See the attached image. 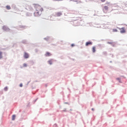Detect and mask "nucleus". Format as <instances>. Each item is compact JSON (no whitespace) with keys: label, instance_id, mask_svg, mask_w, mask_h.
<instances>
[{"label":"nucleus","instance_id":"f257e3e1","mask_svg":"<svg viewBox=\"0 0 127 127\" xmlns=\"http://www.w3.org/2000/svg\"><path fill=\"white\" fill-rule=\"evenodd\" d=\"M34 6L35 8V11L34 12V16L36 17L40 16V15L42 14L43 8L38 4H34Z\"/></svg>","mask_w":127,"mask_h":127},{"label":"nucleus","instance_id":"f03ea898","mask_svg":"<svg viewBox=\"0 0 127 127\" xmlns=\"http://www.w3.org/2000/svg\"><path fill=\"white\" fill-rule=\"evenodd\" d=\"M108 10H109V7L108 6H105L103 8V12L106 13L108 12Z\"/></svg>","mask_w":127,"mask_h":127},{"label":"nucleus","instance_id":"7ed1b4c3","mask_svg":"<svg viewBox=\"0 0 127 127\" xmlns=\"http://www.w3.org/2000/svg\"><path fill=\"white\" fill-rule=\"evenodd\" d=\"M2 28L3 30H4L5 31H9V28H8L7 27L5 26H3Z\"/></svg>","mask_w":127,"mask_h":127},{"label":"nucleus","instance_id":"20e7f679","mask_svg":"<svg viewBox=\"0 0 127 127\" xmlns=\"http://www.w3.org/2000/svg\"><path fill=\"white\" fill-rule=\"evenodd\" d=\"M24 57L26 59H27V58H29V55H28V54L27 53H24Z\"/></svg>","mask_w":127,"mask_h":127},{"label":"nucleus","instance_id":"39448f33","mask_svg":"<svg viewBox=\"0 0 127 127\" xmlns=\"http://www.w3.org/2000/svg\"><path fill=\"white\" fill-rule=\"evenodd\" d=\"M120 32L121 33H125V32H126V30H125V28H122L121 29Z\"/></svg>","mask_w":127,"mask_h":127},{"label":"nucleus","instance_id":"423d86ee","mask_svg":"<svg viewBox=\"0 0 127 127\" xmlns=\"http://www.w3.org/2000/svg\"><path fill=\"white\" fill-rule=\"evenodd\" d=\"M92 43L91 42H86L85 44L86 46H89V45H92Z\"/></svg>","mask_w":127,"mask_h":127},{"label":"nucleus","instance_id":"0eeeda50","mask_svg":"<svg viewBox=\"0 0 127 127\" xmlns=\"http://www.w3.org/2000/svg\"><path fill=\"white\" fill-rule=\"evenodd\" d=\"M45 56H46V57H49V56H51V53H49V52H47L45 54Z\"/></svg>","mask_w":127,"mask_h":127},{"label":"nucleus","instance_id":"6e6552de","mask_svg":"<svg viewBox=\"0 0 127 127\" xmlns=\"http://www.w3.org/2000/svg\"><path fill=\"white\" fill-rule=\"evenodd\" d=\"M56 15L57 16H61V15H62V13L60 12H57V13H56Z\"/></svg>","mask_w":127,"mask_h":127},{"label":"nucleus","instance_id":"1a4fd4ad","mask_svg":"<svg viewBox=\"0 0 127 127\" xmlns=\"http://www.w3.org/2000/svg\"><path fill=\"white\" fill-rule=\"evenodd\" d=\"M92 52H93V53H95V52H96V47H93L92 48Z\"/></svg>","mask_w":127,"mask_h":127},{"label":"nucleus","instance_id":"9d476101","mask_svg":"<svg viewBox=\"0 0 127 127\" xmlns=\"http://www.w3.org/2000/svg\"><path fill=\"white\" fill-rule=\"evenodd\" d=\"M52 60H50V61H48V63L49 64H50V65H52Z\"/></svg>","mask_w":127,"mask_h":127},{"label":"nucleus","instance_id":"9b49d317","mask_svg":"<svg viewBox=\"0 0 127 127\" xmlns=\"http://www.w3.org/2000/svg\"><path fill=\"white\" fill-rule=\"evenodd\" d=\"M6 9H8V10L10 9V8H11L10 6H9V5L6 6Z\"/></svg>","mask_w":127,"mask_h":127},{"label":"nucleus","instance_id":"f8f14e48","mask_svg":"<svg viewBox=\"0 0 127 127\" xmlns=\"http://www.w3.org/2000/svg\"><path fill=\"white\" fill-rule=\"evenodd\" d=\"M14 120H15V115H14L12 116V120L14 121Z\"/></svg>","mask_w":127,"mask_h":127},{"label":"nucleus","instance_id":"ddd939ff","mask_svg":"<svg viewBox=\"0 0 127 127\" xmlns=\"http://www.w3.org/2000/svg\"><path fill=\"white\" fill-rule=\"evenodd\" d=\"M2 52H0V59H1L2 58Z\"/></svg>","mask_w":127,"mask_h":127},{"label":"nucleus","instance_id":"4468645a","mask_svg":"<svg viewBox=\"0 0 127 127\" xmlns=\"http://www.w3.org/2000/svg\"><path fill=\"white\" fill-rule=\"evenodd\" d=\"M23 67H27V64H23Z\"/></svg>","mask_w":127,"mask_h":127},{"label":"nucleus","instance_id":"2eb2a0df","mask_svg":"<svg viewBox=\"0 0 127 127\" xmlns=\"http://www.w3.org/2000/svg\"><path fill=\"white\" fill-rule=\"evenodd\" d=\"M113 32H117V31H118V30L117 29H114L113 30Z\"/></svg>","mask_w":127,"mask_h":127},{"label":"nucleus","instance_id":"dca6fc26","mask_svg":"<svg viewBox=\"0 0 127 127\" xmlns=\"http://www.w3.org/2000/svg\"><path fill=\"white\" fill-rule=\"evenodd\" d=\"M70 0L71 1L73 0V1H75V2H77L79 0Z\"/></svg>","mask_w":127,"mask_h":127},{"label":"nucleus","instance_id":"f3484780","mask_svg":"<svg viewBox=\"0 0 127 127\" xmlns=\"http://www.w3.org/2000/svg\"><path fill=\"white\" fill-rule=\"evenodd\" d=\"M102 2H105L106 1V0H100Z\"/></svg>","mask_w":127,"mask_h":127},{"label":"nucleus","instance_id":"a211bd4d","mask_svg":"<svg viewBox=\"0 0 127 127\" xmlns=\"http://www.w3.org/2000/svg\"><path fill=\"white\" fill-rule=\"evenodd\" d=\"M71 47H74V46H75V45H74V44H72L71 45Z\"/></svg>","mask_w":127,"mask_h":127},{"label":"nucleus","instance_id":"6ab92c4d","mask_svg":"<svg viewBox=\"0 0 127 127\" xmlns=\"http://www.w3.org/2000/svg\"><path fill=\"white\" fill-rule=\"evenodd\" d=\"M4 90L5 91H7V87H5L4 88Z\"/></svg>","mask_w":127,"mask_h":127},{"label":"nucleus","instance_id":"aec40b11","mask_svg":"<svg viewBox=\"0 0 127 127\" xmlns=\"http://www.w3.org/2000/svg\"><path fill=\"white\" fill-rule=\"evenodd\" d=\"M108 44H113V42H108Z\"/></svg>","mask_w":127,"mask_h":127},{"label":"nucleus","instance_id":"412c9836","mask_svg":"<svg viewBox=\"0 0 127 127\" xmlns=\"http://www.w3.org/2000/svg\"><path fill=\"white\" fill-rule=\"evenodd\" d=\"M117 80H118L119 81H121V78H117Z\"/></svg>","mask_w":127,"mask_h":127},{"label":"nucleus","instance_id":"4be33fe9","mask_svg":"<svg viewBox=\"0 0 127 127\" xmlns=\"http://www.w3.org/2000/svg\"><path fill=\"white\" fill-rule=\"evenodd\" d=\"M22 83H21V84H20V87H22Z\"/></svg>","mask_w":127,"mask_h":127},{"label":"nucleus","instance_id":"5701e85b","mask_svg":"<svg viewBox=\"0 0 127 127\" xmlns=\"http://www.w3.org/2000/svg\"><path fill=\"white\" fill-rule=\"evenodd\" d=\"M92 111H94V108H92Z\"/></svg>","mask_w":127,"mask_h":127}]
</instances>
